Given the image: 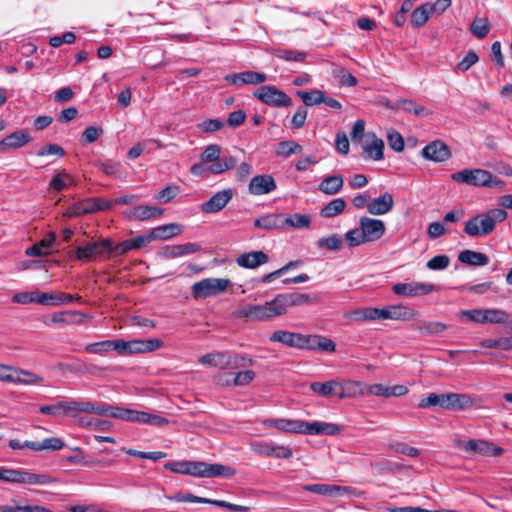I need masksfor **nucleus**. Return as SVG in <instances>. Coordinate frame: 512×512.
Wrapping results in <instances>:
<instances>
[{
	"instance_id": "obj_1",
	"label": "nucleus",
	"mask_w": 512,
	"mask_h": 512,
	"mask_svg": "<svg viewBox=\"0 0 512 512\" xmlns=\"http://www.w3.org/2000/svg\"><path fill=\"white\" fill-rule=\"evenodd\" d=\"M319 297L308 293H285L277 295L273 300L263 305H249L235 312L237 318H249L262 321L281 316L289 307L305 306L318 302Z\"/></svg>"
},
{
	"instance_id": "obj_2",
	"label": "nucleus",
	"mask_w": 512,
	"mask_h": 512,
	"mask_svg": "<svg viewBox=\"0 0 512 512\" xmlns=\"http://www.w3.org/2000/svg\"><path fill=\"white\" fill-rule=\"evenodd\" d=\"M263 423L267 427H273L289 433L336 435L341 432V428L336 424L317 421L306 422L294 419H266Z\"/></svg>"
},
{
	"instance_id": "obj_3",
	"label": "nucleus",
	"mask_w": 512,
	"mask_h": 512,
	"mask_svg": "<svg viewBox=\"0 0 512 512\" xmlns=\"http://www.w3.org/2000/svg\"><path fill=\"white\" fill-rule=\"evenodd\" d=\"M165 469L174 473L191 475L195 477H232L236 470L227 465L217 463H206L201 461H177L169 462L164 465Z\"/></svg>"
},
{
	"instance_id": "obj_4",
	"label": "nucleus",
	"mask_w": 512,
	"mask_h": 512,
	"mask_svg": "<svg viewBox=\"0 0 512 512\" xmlns=\"http://www.w3.org/2000/svg\"><path fill=\"white\" fill-rule=\"evenodd\" d=\"M506 218L507 212L504 209H491L469 218L465 222L463 231L472 238L486 236L495 230L497 223L503 222Z\"/></svg>"
},
{
	"instance_id": "obj_5",
	"label": "nucleus",
	"mask_w": 512,
	"mask_h": 512,
	"mask_svg": "<svg viewBox=\"0 0 512 512\" xmlns=\"http://www.w3.org/2000/svg\"><path fill=\"white\" fill-rule=\"evenodd\" d=\"M451 179L455 182L474 186L504 189L505 182L491 172L481 168L463 169L451 175Z\"/></svg>"
},
{
	"instance_id": "obj_6",
	"label": "nucleus",
	"mask_w": 512,
	"mask_h": 512,
	"mask_svg": "<svg viewBox=\"0 0 512 512\" xmlns=\"http://www.w3.org/2000/svg\"><path fill=\"white\" fill-rule=\"evenodd\" d=\"M0 480L14 484L45 486L57 483L58 480L46 473H34L24 469L4 468L0 470Z\"/></svg>"
},
{
	"instance_id": "obj_7",
	"label": "nucleus",
	"mask_w": 512,
	"mask_h": 512,
	"mask_svg": "<svg viewBox=\"0 0 512 512\" xmlns=\"http://www.w3.org/2000/svg\"><path fill=\"white\" fill-rule=\"evenodd\" d=\"M203 365H210L218 369H239L246 366V363L253 364V359L241 355H229L223 352L208 353L198 359Z\"/></svg>"
},
{
	"instance_id": "obj_8",
	"label": "nucleus",
	"mask_w": 512,
	"mask_h": 512,
	"mask_svg": "<svg viewBox=\"0 0 512 512\" xmlns=\"http://www.w3.org/2000/svg\"><path fill=\"white\" fill-rule=\"evenodd\" d=\"M460 319L481 324H505L508 322L509 314L502 309H471L462 310L458 313Z\"/></svg>"
},
{
	"instance_id": "obj_9",
	"label": "nucleus",
	"mask_w": 512,
	"mask_h": 512,
	"mask_svg": "<svg viewBox=\"0 0 512 512\" xmlns=\"http://www.w3.org/2000/svg\"><path fill=\"white\" fill-rule=\"evenodd\" d=\"M231 286L227 278H205L192 285L191 291L194 298H208L225 292Z\"/></svg>"
},
{
	"instance_id": "obj_10",
	"label": "nucleus",
	"mask_w": 512,
	"mask_h": 512,
	"mask_svg": "<svg viewBox=\"0 0 512 512\" xmlns=\"http://www.w3.org/2000/svg\"><path fill=\"white\" fill-rule=\"evenodd\" d=\"M459 449L482 457H498L503 454V449L494 443L484 439H470L468 441L457 440Z\"/></svg>"
},
{
	"instance_id": "obj_11",
	"label": "nucleus",
	"mask_w": 512,
	"mask_h": 512,
	"mask_svg": "<svg viewBox=\"0 0 512 512\" xmlns=\"http://www.w3.org/2000/svg\"><path fill=\"white\" fill-rule=\"evenodd\" d=\"M111 239L103 238L96 242H89L75 250V258L84 262H91L97 258L110 257Z\"/></svg>"
},
{
	"instance_id": "obj_12",
	"label": "nucleus",
	"mask_w": 512,
	"mask_h": 512,
	"mask_svg": "<svg viewBox=\"0 0 512 512\" xmlns=\"http://www.w3.org/2000/svg\"><path fill=\"white\" fill-rule=\"evenodd\" d=\"M112 201L98 197L87 198L70 206L65 212V216L78 217L84 214L95 213L110 209Z\"/></svg>"
},
{
	"instance_id": "obj_13",
	"label": "nucleus",
	"mask_w": 512,
	"mask_h": 512,
	"mask_svg": "<svg viewBox=\"0 0 512 512\" xmlns=\"http://www.w3.org/2000/svg\"><path fill=\"white\" fill-rule=\"evenodd\" d=\"M253 96L273 107H287L292 104V99L286 93L271 85L259 87L254 91Z\"/></svg>"
},
{
	"instance_id": "obj_14",
	"label": "nucleus",
	"mask_w": 512,
	"mask_h": 512,
	"mask_svg": "<svg viewBox=\"0 0 512 512\" xmlns=\"http://www.w3.org/2000/svg\"><path fill=\"white\" fill-rule=\"evenodd\" d=\"M392 291L395 295L404 297H418L428 295L438 290V287L428 282H401L392 286Z\"/></svg>"
},
{
	"instance_id": "obj_15",
	"label": "nucleus",
	"mask_w": 512,
	"mask_h": 512,
	"mask_svg": "<svg viewBox=\"0 0 512 512\" xmlns=\"http://www.w3.org/2000/svg\"><path fill=\"white\" fill-rule=\"evenodd\" d=\"M63 416H68L76 420V422L84 427L91 425L90 422H84L79 417L80 413L96 414V404L90 401H62Z\"/></svg>"
},
{
	"instance_id": "obj_16",
	"label": "nucleus",
	"mask_w": 512,
	"mask_h": 512,
	"mask_svg": "<svg viewBox=\"0 0 512 512\" xmlns=\"http://www.w3.org/2000/svg\"><path fill=\"white\" fill-rule=\"evenodd\" d=\"M169 499L172 501H175V502H191V503L210 504V505H214L217 507L226 508L228 510L235 511V512H246L249 510V507H247V506L237 505V504L229 503V502H226L223 500H212V499H208V498H203V497L195 496V495L189 494V493L184 494V495H178L173 498L170 497Z\"/></svg>"
},
{
	"instance_id": "obj_17",
	"label": "nucleus",
	"mask_w": 512,
	"mask_h": 512,
	"mask_svg": "<svg viewBox=\"0 0 512 512\" xmlns=\"http://www.w3.org/2000/svg\"><path fill=\"white\" fill-rule=\"evenodd\" d=\"M383 320L412 321L418 318L419 312L403 304L388 305L382 308Z\"/></svg>"
},
{
	"instance_id": "obj_18",
	"label": "nucleus",
	"mask_w": 512,
	"mask_h": 512,
	"mask_svg": "<svg viewBox=\"0 0 512 512\" xmlns=\"http://www.w3.org/2000/svg\"><path fill=\"white\" fill-rule=\"evenodd\" d=\"M277 184L270 174H258L251 178L248 192L254 196L266 195L276 190Z\"/></svg>"
},
{
	"instance_id": "obj_19",
	"label": "nucleus",
	"mask_w": 512,
	"mask_h": 512,
	"mask_svg": "<svg viewBox=\"0 0 512 512\" xmlns=\"http://www.w3.org/2000/svg\"><path fill=\"white\" fill-rule=\"evenodd\" d=\"M233 198L231 188L215 193L208 201L201 204L200 209L205 214H213L223 210Z\"/></svg>"
},
{
	"instance_id": "obj_20",
	"label": "nucleus",
	"mask_w": 512,
	"mask_h": 512,
	"mask_svg": "<svg viewBox=\"0 0 512 512\" xmlns=\"http://www.w3.org/2000/svg\"><path fill=\"white\" fill-rule=\"evenodd\" d=\"M359 224L369 243L381 239L386 231L385 223L381 219L364 216L360 218Z\"/></svg>"
},
{
	"instance_id": "obj_21",
	"label": "nucleus",
	"mask_w": 512,
	"mask_h": 512,
	"mask_svg": "<svg viewBox=\"0 0 512 512\" xmlns=\"http://www.w3.org/2000/svg\"><path fill=\"white\" fill-rule=\"evenodd\" d=\"M300 349L334 352L336 350V344L330 338L322 335L302 334Z\"/></svg>"
},
{
	"instance_id": "obj_22",
	"label": "nucleus",
	"mask_w": 512,
	"mask_h": 512,
	"mask_svg": "<svg viewBox=\"0 0 512 512\" xmlns=\"http://www.w3.org/2000/svg\"><path fill=\"white\" fill-rule=\"evenodd\" d=\"M422 156L429 161L444 162L451 157V151L444 142L435 140L422 149Z\"/></svg>"
},
{
	"instance_id": "obj_23",
	"label": "nucleus",
	"mask_w": 512,
	"mask_h": 512,
	"mask_svg": "<svg viewBox=\"0 0 512 512\" xmlns=\"http://www.w3.org/2000/svg\"><path fill=\"white\" fill-rule=\"evenodd\" d=\"M266 79L267 76L264 73L255 71H244L225 76V80L236 87L261 84L264 83Z\"/></svg>"
},
{
	"instance_id": "obj_24",
	"label": "nucleus",
	"mask_w": 512,
	"mask_h": 512,
	"mask_svg": "<svg viewBox=\"0 0 512 512\" xmlns=\"http://www.w3.org/2000/svg\"><path fill=\"white\" fill-rule=\"evenodd\" d=\"M96 415L137 422L138 411L115 406L96 405Z\"/></svg>"
},
{
	"instance_id": "obj_25",
	"label": "nucleus",
	"mask_w": 512,
	"mask_h": 512,
	"mask_svg": "<svg viewBox=\"0 0 512 512\" xmlns=\"http://www.w3.org/2000/svg\"><path fill=\"white\" fill-rule=\"evenodd\" d=\"M405 385L386 386L381 383L365 385V393L385 398L404 396L408 393Z\"/></svg>"
},
{
	"instance_id": "obj_26",
	"label": "nucleus",
	"mask_w": 512,
	"mask_h": 512,
	"mask_svg": "<svg viewBox=\"0 0 512 512\" xmlns=\"http://www.w3.org/2000/svg\"><path fill=\"white\" fill-rule=\"evenodd\" d=\"M366 142L361 144L364 153L367 158L372 159L374 161H380L384 157V142L382 139L378 138L375 133H367L365 135Z\"/></svg>"
},
{
	"instance_id": "obj_27",
	"label": "nucleus",
	"mask_w": 512,
	"mask_h": 512,
	"mask_svg": "<svg viewBox=\"0 0 512 512\" xmlns=\"http://www.w3.org/2000/svg\"><path fill=\"white\" fill-rule=\"evenodd\" d=\"M44 381V377L30 370L19 367L13 368L10 384L23 386H37Z\"/></svg>"
},
{
	"instance_id": "obj_28",
	"label": "nucleus",
	"mask_w": 512,
	"mask_h": 512,
	"mask_svg": "<svg viewBox=\"0 0 512 512\" xmlns=\"http://www.w3.org/2000/svg\"><path fill=\"white\" fill-rule=\"evenodd\" d=\"M31 141V136L27 131L20 130L8 134L0 141V150L19 149Z\"/></svg>"
},
{
	"instance_id": "obj_29",
	"label": "nucleus",
	"mask_w": 512,
	"mask_h": 512,
	"mask_svg": "<svg viewBox=\"0 0 512 512\" xmlns=\"http://www.w3.org/2000/svg\"><path fill=\"white\" fill-rule=\"evenodd\" d=\"M394 206V198L391 193L385 192L379 197L370 200L368 205V213L379 216L389 213Z\"/></svg>"
},
{
	"instance_id": "obj_30",
	"label": "nucleus",
	"mask_w": 512,
	"mask_h": 512,
	"mask_svg": "<svg viewBox=\"0 0 512 512\" xmlns=\"http://www.w3.org/2000/svg\"><path fill=\"white\" fill-rule=\"evenodd\" d=\"M447 399V410H467L480 402L478 398L459 393H447Z\"/></svg>"
},
{
	"instance_id": "obj_31",
	"label": "nucleus",
	"mask_w": 512,
	"mask_h": 512,
	"mask_svg": "<svg viewBox=\"0 0 512 512\" xmlns=\"http://www.w3.org/2000/svg\"><path fill=\"white\" fill-rule=\"evenodd\" d=\"M268 255L263 251H251L237 257L238 266L247 269H254L268 262Z\"/></svg>"
},
{
	"instance_id": "obj_32",
	"label": "nucleus",
	"mask_w": 512,
	"mask_h": 512,
	"mask_svg": "<svg viewBox=\"0 0 512 512\" xmlns=\"http://www.w3.org/2000/svg\"><path fill=\"white\" fill-rule=\"evenodd\" d=\"M302 333L291 332L287 330L274 331L269 340L271 342H278L290 348L300 349Z\"/></svg>"
},
{
	"instance_id": "obj_33",
	"label": "nucleus",
	"mask_w": 512,
	"mask_h": 512,
	"mask_svg": "<svg viewBox=\"0 0 512 512\" xmlns=\"http://www.w3.org/2000/svg\"><path fill=\"white\" fill-rule=\"evenodd\" d=\"M365 394V385L360 381L344 380L339 381L338 398H356Z\"/></svg>"
},
{
	"instance_id": "obj_34",
	"label": "nucleus",
	"mask_w": 512,
	"mask_h": 512,
	"mask_svg": "<svg viewBox=\"0 0 512 512\" xmlns=\"http://www.w3.org/2000/svg\"><path fill=\"white\" fill-rule=\"evenodd\" d=\"M55 239V233L49 232L42 240L35 243L31 247H28L25 250V254L30 257L48 256L51 253L50 249L54 244Z\"/></svg>"
},
{
	"instance_id": "obj_35",
	"label": "nucleus",
	"mask_w": 512,
	"mask_h": 512,
	"mask_svg": "<svg viewBox=\"0 0 512 512\" xmlns=\"http://www.w3.org/2000/svg\"><path fill=\"white\" fill-rule=\"evenodd\" d=\"M412 329L425 336L439 335L446 331L447 325L441 321L420 320L412 325Z\"/></svg>"
},
{
	"instance_id": "obj_36",
	"label": "nucleus",
	"mask_w": 512,
	"mask_h": 512,
	"mask_svg": "<svg viewBox=\"0 0 512 512\" xmlns=\"http://www.w3.org/2000/svg\"><path fill=\"white\" fill-rule=\"evenodd\" d=\"M163 210L159 207L139 205L127 212V217L134 221H144L161 216Z\"/></svg>"
},
{
	"instance_id": "obj_37",
	"label": "nucleus",
	"mask_w": 512,
	"mask_h": 512,
	"mask_svg": "<svg viewBox=\"0 0 512 512\" xmlns=\"http://www.w3.org/2000/svg\"><path fill=\"white\" fill-rule=\"evenodd\" d=\"M305 490L317 493L320 495H326L330 497H337L344 493H348L350 488L346 486L339 485H329V484H312L304 487Z\"/></svg>"
},
{
	"instance_id": "obj_38",
	"label": "nucleus",
	"mask_w": 512,
	"mask_h": 512,
	"mask_svg": "<svg viewBox=\"0 0 512 512\" xmlns=\"http://www.w3.org/2000/svg\"><path fill=\"white\" fill-rule=\"evenodd\" d=\"M458 261L470 266H484L488 264L489 258L482 252L465 249L458 254Z\"/></svg>"
},
{
	"instance_id": "obj_39",
	"label": "nucleus",
	"mask_w": 512,
	"mask_h": 512,
	"mask_svg": "<svg viewBox=\"0 0 512 512\" xmlns=\"http://www.w3.org/2000/svg\"><path fill=\"white\" fill-rule=\"evenodd\" d=\"M343 185V177L335 174L324 178L319 184L318 190L326 195H335L343 188Z\"/></svg>"
},
{
	"instance_id": "obj_40",
	"label": "nucleus",
	"mask_w": 512,
	"mask_h": 512,
	"mask_svg": "<svg viewBox=\"0 0 512 512\" xmlns=\"http://www.w3.org/2000/svg\"><path fill=\"white\" fill-rule=\"evenodd\" d=\"M270 54L276 58L284 60L286 62H303L307 58L305 51L287 49V48H274L271 49Z\"/></svg>"
},
{
	"instance_id": "obj_41",
	"label": "nucleus",
	"mask_w": 512,
	"mask_h": 512,
	"mask_svg": "<svg viewBox=\"0 0 512 512\" xmlns=\"http://www.w3.org/2000/svg\"><path fill=\"white\" fill-rule=\"evenodd\" d=\"M311 225V217L308 214L294 213L290 215L282 214V229L291 227L295 229L308 228Z\"/></svg>"
},
{
	"instance_id": "obj_42",
	"label": "nucleus",
	"mask_w": 512,
	"mask_h": 512,
	"mask_svg": "<svg viewBox=\"0 0 512 512\" xmlns=\"http://www.w3.org/2000/svg\"><path fill=\"white\" fill-rule=\"evenodd\" d=\"M310 389L323 397H338L339 381L329 380L326 382H313L310 385Z\"/></svg>"
},
{
	"instance_id": "obj_43",
	"label": "nucleus",
	"mask_w": 512,
	"mask_h": 512,
	"mask_svg": "<svg viewBox=\"0 0 512 512\" xmlns=\"http://www.w3.org/2000/svg\"><path fill=\"white\" fill-rule=\"evenodd\" d=\"M254 227L265 230L282 229V214H267L256 218L254 220Z\"/></svg>"
},
{
	"instance_id": "obj_44",
	"label": "nucleus",
	"mask_w": 512,
	"mask_h": 512,
	"mask_svg": "<svg viewBox=\"0 0 512 512\" xmlns=\"http://www.w3.org/2000/svg\"><path fill=\"white\" fill-rule=\"evenodd\" d=\"M182 232L181 226L176 223H170L158 226L151 231V237L154 239L167 240Z\"/></svg>"
},
{
	"instance_id": "obj_45",
	"label": "nucleus",
	"mask_w": 512,
	"mask_h": 512,
	"mask_svg": "<svg viewBox=\"0 0 512 512\" xmlns=\"http://www.w3.org/2000/svg\"><path fill=\"white\" fill-rule=\"evenodd\" d=\"M27 448L34 451H57L65 446V443L58 437H50L42 442H34L26 444Z\"/></svg>"
},
{
	"instance_id": "obj_46",
	"label": "nucleus",
	"mask_w": 512,
	"mask_h": 512,
	"mask_svg": "<svg viewBox=\"0 0 512 512\" xmlns=\"http://www.w3.org/2000/svg\"><path fill=\"white\" fill-rule=\"evenodd\" d=\"M398 105L405 112L411 113L418 117H425L433 114V111L421 105L414 100L410 99H401L398 101Z\"/></svg>"
},
{
	"instance_id": "obj_47",
	"label": "nucleus",
	"mask_w": 512,
	"mask_h": 512,
	"mask_svg": "<svg viewBox=\"0 0 512 512\" xmlns=\"http://www.w3.org/2000/svg\"><path fill=\"white\" fill-rule=\"evenodd\" d=\"M85 318H87V316L78 311H63L53 314L51 321L53 323L80 324Z\"/></svg>"
},
{
	"instance_id": "obj_48",
	"label": "nucleus",
	"mask_w": 512,
	"mask_h": 512,
	"mask_svg": "<svg viewBox=\"0 0 512 512\" xmlns=\"http://www.w3.org/2000/svg\"><path fill=\"white\" fill-rule=\"evenodd\" d=\"M345 208V200L343 198H335L321 208L320 215L323 218H332L341 214Z\"/></svg>"
},
{
	"instance_id": "obj_49",
	"label": "nucleus",
	"mask_w": 512,
	"mask_h": 512,
	"mask_svg": "<svg viewBox=\"0 0 512 512\" xmlns=\"http://www.w3.org/2000/svg\"><path fill=\"white\" fill-rule=\"evenodd\" d=\"M237 164V159L233 156L226 158H219L217 161L208 164V173L210 175L222 174Z\"/></svg>"
},
{
	"instance_id": "obj_50",
	"label": "nucleus",
	"mask_w": 512,
	"mask_h": 512,
	"mask_svg": "<svg viewBox=\"0 0 512 512\" xmlns=\"http://www.w3.org/2000/svg\"><path fill=\"white\" fill-rule=\"evenodd\" d=\"M447 393L444 394H436L430 393L427 397L420 400L418 406L420 408H429L434 406H439L441 408L447 409Z\"/></svg>"
},
{
	"instance_id": "obj_51",
	"label": "nucleus",
	"mask_w": 512,
	"mask_h": 512,
	"mask_svg": "<svg viewBox=\"0 0 512 512\" xmlns=\"http://www.w3.org/2000/svg\"><path fill=\"white\" fill-rule=\"evenodd\" d=\"M432 14L430 4L425 3L419 7H417L411 15V22L415 27L423 26L429 19Z\"/></svg>"
},
{
	"instance_id": "obj_52",
	"label": "nucleus",
	"mask_w": 512,
	"mask_h": 512,
	"mask_svg": "<svg viewBox=\"0 0 512 512\" xmlns=\"http://www.w3.org/2000/svg\"><path fill=\"white\" fill-rule=\"evenodd\" d=\"M317 247L319 249H326L329 251H338L343 246V240L341 236L337 234H332L327 237L320 238L317 243Z\"/></svg>"
},
{
	"instance_id": "obj_53",
	"label": "nucleus",
	"mask_w": 512,
	"mask_h": 512,
	"mask_svg": "<svg viewBox=\"0 0 512 512\" xmlns=\"http://www.w3.org/2000/svg\"><path fill=\"white\" fill-rule=\"evenodd\" d=\"M73 178L66 171H61L53 176L49 183V187L51 190L55 192H60L65 189L67 186L72 184Z\"/></svg>"
},
{
	"instance_id": "obj_54",
	"label": "nucleus",
	"mask_w": 512,
	"mask_h": 512,
	"mask_svg": "<svg viewBox=\"0 0 512 512\" xmlns=\"http://www.w3.org/2000/svg\"><path fill=\"white\" fill-rule=\"evenodd\" d=\"M470 30L475 37L483 39L490 31V23L487 18H476L470 24Z\"/></svg>"
},
{
	"instance_id": "obj_55",
	"label": "nucleus",
	"mask_w": 512,
	"mask_h": 512,
	"mask_svg": "<svg viewBox=\"0 0 512 512\" xmlns=\"http://www.w3.org/2000/svg\"><path fill=\"white\" fill-rule=\"evenodd\" d=\"M302 151V146L295 141H282L278 144L276 153L278 156L289 157L293 154H300Z\"/></svg>"
},
{
	"instance_id": "obj_56",
	"label": "nucleus",
	"mask_w": 512,
	"mask_h": 512,
	"mask_svg": "<svg viewBox=\"0 0 512 512\" xmlns=\"http://www.w3.org/2000/svg\"><path fill=\"white\" fill-rule=\"evenodd\" d=\"M345 240L349 247H356L365 243H369L363 234V230L360 225L359 227L346 232Z\"/></svg>"
},
{
	"instance_id": "obj_57",
	"label": "nucleus",
	"mask_w": 512,
	"mask_h": 512,
	"mask_svg": "<svg viewBox=\"0 0 512 512\" xmlns=\"http://www.w3.org/2000/svg\"><path fill=\"white\" fill-rule=\"evenodd\" d=\"M297 95L307 106L321 104L324 101V92L321 90H312L309 92H298Z\"/></svg>"
},
{
	"instance_id": "obj_58",
	"label": "nucleus",
	"mask_w": 512,
	"mask_h": 512,
	"mask_svg": "<svg viewBox=\"0 0 512 512\" xmlns=\"http://www.w3.org/2000/svg\"><path fill=\"white\" fill-rule=\"evenodd\" d=\"M137 422L148 423L154 426H165L169 423V420L160 415L150 414L143 411H138Z\"/></svg>"
},
{
	"instance_id": "obj_59",
	"label": "nucleus",
	"mask_w": 512,
	"mask_h": 512,
	"mask_svg": "<svg viewBox=\"0 0 512 512\" xmlns=\"http://www.w3.org/2000/svg\"><path fill=\"white\" fill-rule=\"evenodd\" d=\"M221 155V147L217 144H211L205 148L200 158L203 163H211L217 161Z\"/></svg>"
},
{
	"instance_id": "obj_60",
	"label": "nucleus",
	"mask_w": 512,
	"mask_h": 512,
	"mask_svg": "<svg viewBox=\"0 0 512 512\" xmlns=\"http://www.w3.org/2000/svg\"><path fill=\"white\" fill-rule=\"evenodd\" d=\"M255 378V372L252 370L239 371L235 374L232 384L235 386H245L250 384Z\"/></svg>"
},
{
	"instance_id": "obj_61",
	"label": "nucleus",
	"mask_w": 512,
	"mask_h": 512,
	"mask_svg": "<svg viewBox=\"0 0 512 512\" xmlns=\"http://www.w3.org/2000/svg\"><path fill=\"white\" fill-rule=\"evenodd\" d=\"M102 133V128L96 126H89L83 131L81 141L83 144H91L95 142Z\"/></svg>"
},
{
	"instance_id": "obj_62",
	"label": "nucleus",
	"mask_w": 512,
	"mask_h": 512,
	"mask_svg": "<svg viewBox=\"0 0 512 512\" xmlns=\"http://www.w3.org/2000/svg\"><path fill=\"white\" fill-rule=\"evenodd\" d=\"M450 259L447 255H437L431 258L426 266L430 270H443L448 267Z\"/></svg>"
},
{
	"instance_id": "obj_63",
	"label": "nucleus",
	"mask_w": 512,
	"mask_h": 512,
	"mask_svg": "<svg viewBox=\"0 0 512 512\" xmlns=\"http://www.w3.org/2000/svg\"><path fill=\"white\" fill-rule=\"evenodd\" d=\"M336 76L342 86L354 87L357 85V79L344 68L336 69Z\"/></svg>"
},
{
	"instance_id": "obj_64",
	"label": "nucleus",
	"mask_w": 512,
	"mask_h": 512,
	"mask_svg": "<svg viewBox=\"0 0 512 512\" xmlns=\"http://www.w3.org/2000/svg\"><path fill=\"white\" fill-rule=\"evenodd\" d=\"M479 60L478 55L474 51H469L465 57L457 64V70L465 72L475 65Z\"/></svg>"
}]
</instances>
